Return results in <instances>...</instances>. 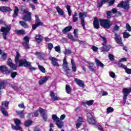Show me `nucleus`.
<instances>
[{"label": "nucleus", "instance_id": "6", "mask_svg": "<svg viewBox=\"0 0 131 131\" xmlns=\"http://www.w3.org/2000/svg\"><path fill=\"white\" fill-rule=\"evenodd\" d=\"M24 13H25V15L23 17L22 19L24 21H28V22H30L31 21V13L28 11V10L25 9L24 10Z\"/></svg>", "mask_w": 131, "mask_h": 131}, {"label": "nucleus", "instance_id": "14", "mask_svg": "<svg viewBox=\"0 0 131 131\" xmlns=\"http://www.w3.org/2000/svg\"><path fill=\"white\" fill-rule=\"evenodd\" d=\"M39 112H40L42 118L45 121H47L48 119V116L47 115V111L42 109V108H39Z\"/></svg>", "mask_w": 131, "mask_h": 131}, {"label": "nucleus", "instance_id": "51", "mask_svg": "<svg viewBox=\"0 0 131 131\" xmlns=\"http://www.w3.org/2000/svg\"><path fill=\"white\" fill-rule=\"evenodd\" d=\"M109 75L112 78H115V76H116L115 73L113 72H109Z\"/></svg>", "mask_w": 131, "mask_h": 131}, {"label": "nucleus", "instance_id": "32", "mask_svg": "<svg viewBox=\"0 0 131 131\" xmlns=\"http://www.w3.org/2000/svg\"><path fill=\"white\" fill-rule=\"evenodd\" d=\"M95 66H94V64L93 63H89V69L92 71V72H95Z\"/></svg>", "mask_w": 131, "mask_h": 131}, {"label": "nucleus", "instance_id": "39", "mask_svg": "<svg viewBox=\"0 0 131 131\" xmlns=\"http://www.w3.org/2000/svg\"><path fill=\"white\" fill-rule=\"evenodd\" d=\"M66 90L67 94H70L71 93V88L69 85H66Z\"/></svg>", "mask_w": 131, "mask_h": 131}, {"label": "nucleus", "instance_id": "56", "mask_svg": "<svg viewBox=\"0 0 131 131\" xmlns=\"http://www.w3.org/2000/svg\"><path fill=\"white\" fill-rule=\"evenodd\" d=\"M108 58L111 61H114V56L113 54H110L108 55Z\"/></svg>", "mask_w": 131, "mask_h": 131}, {"label": "nucleus", "instance_id": "63", "mask_svg": "<svg viewBox=\"0 0 131 131\" xmlns=\"http://www.w3.org/2000/svg\"><path fill=\"white\" fill-rule=\"evenodd\" d=\"M119 30V27L118 26H115L114 27V29H113V30L114 31H117Z\"/></svg>", "mask_w": 131, "mask_h": 131}, {"label": "nucleus", "instance_id": "1", "mask_svg": "<svg viewBox=\"0 0 131 131\" xmlns=\"http://www.w3.org/2000/svg\"><path fill=\"white\" fill-rule=\"evenodd\" d=\"M99 22L100 23V24L102 27H103V28H106L107 29H109V28H110V27H111L113 24L112 21H111L108 19L98 20L97 18H95L93 22V25L94 28L96 29H99V28H100V25H99Z\"/></svg>", "mask_w": 131, "mask_h": 131}, {"label": "nucleus", "instance_id": "35", "mask_svg": "<svg viewBox=\"0 0 131 131\" xmlns=\"http://www.w3.org/2000/svg\"><path fill=\"white\" fill-rule=\"evenodd\" d=\"M114 111V108L112 107H108L106 110V113L109 114L110 113H112Z\"/></svg>", "mask_w": 131, "mask_h": 131}, {"label": "nucleus", "instance_id": "11", "mask_svg": "<svg viewBox=\"0 0 131 131\" xmlns=\"http://www.w3.org/2000/svg\"><path fill=\"white\" fill-rule=\"evenodd\" d=\"M35 18H36V23L35 24H34L32 25V29L33 30H35L38 26H41L42 25V23L39 20V18L38 17V15H35Z\"/></svg>", "mask_w": 131, "mask_h": 131}, {"label": "nucleus", "instance_id": "29", "mask_svg": "<svg viewBox=\"0 0 131 131\" xmlns=\"http://www.w3.org/2000/svg\"><path fill=\"white\" fill-rule=\"evenodd\" d=\"M56 125L59 127V128H61L62 127L63 125H64V123L63 121L59 120L57 122H56Z\"/></svg>", "mask_w": 131, "mask_h": 131}, {"label": "nucleus", "instance_id": "62", "mask_svg": "<svg viewBox=\"0 0 131 131\" xmlns=\"http://www.w3.org/2000/svg\"><path fill=\"white\" fill-rule=\"evenodd\" d=\"M114 3H115L114 0H110L108 1L109 6H113L114 5Z\"/></svg>", "mask_w": 131, "mask_h": 131}, {"label": "nucleus", "instance_id": "28", "mask_svg": "<svg viewBox=\"0 0 131 131\" xmlns=\"http://www.w3.org/2000/svg\"><path fill=\"white\" fill-rule=\"evenodd\" d=\"M71 29H72V27L68 26V27H66L63 30H62V32H63V33L65 34L67 32H69V31H70V30H71Z\"/></svg>", "mask_w": 131, "mask_h": 131}, {"label": "nucleus", "instance_id": "59", "mask_svg": "<svg viewBox=\"0 0 131 131\" xmlns=\"http://www.w3.org/2000/svg\"><path fill=\"white\" fill-rule=\"evenodd\" d=\"M125 71L126 73H127V74H131V69H127V68L125 69Z\"/></svg>", "mask_w": 131, "mask_h": 131}, {"label": "nucleus", "instance_id": "9", "mask_svg": "<svg viewBox=\"0 0 131 131\" xmlns=\"http://www.w3.org/2000/svg\"><path fill=\"white\" fill-rule=\"evenodd\" d=\"M87 120L90 124H92L93 125L97 124L96 120H95L93 115H92L90 113L87 114Z\"/></svg>", "mask_w": 131, "mask_h": 131}, {"label": "nucleus", "instance_id": "48", "mask_svg": "<svg viewBox=\"0 0 131 131\" xmlns=\"http://www.w3.org/2000/svg\"><path fill=\"white\" fill-rule=\"evenodd\" d=\"M11 88L14 90V91H18V86L17 85V84H11Z\"/></svg>", "mask_w": 131, "mask_h": 131}, {"label": "nucleus", "instance_id": "5", "mask_svg": "<svg viewBox=\"0 0 131 131\" xmlns=\"http://www.w3.org/2000/svg\"><path fill=\"white\" fill-rule=\"evenodd\" d=\"M131 92V88H124L122 90V93L123 94V101L124 102V104L126 103V99H127V96L130 94Z\"/></svg>", "mask_w": 131, "mask_h": 131}, {"label": "nucleus", "instance_id": "15", "mask_svg": "<svg viewBox=\"0 0 131 131\" xmlns=\"http://www.w3.org/2000/svg\"><path fill=\"white\" fill-rule=\"evenodd\" d=\"M7 64L13 70H16L17 68H18V66L17 64H15L12 62V59L9 58L7 61Z\"/></svg>", "mask_w": 131, "mask_h": 131}, {"label": "nucleus", "instance_id": "31", "mask_svg": "<svg viewBox=\"0 0 131 131\" xmlns=\"http://www.w3.org/2000/svg\"><path fill=\"white\" fill-rule=\"evenodd\" d=\"M1 112L3 114V115H4V116H8V112L6 111V108L5 107H2L1 108Z\"/></svg>", "mask_w": 131, "mask_h": 131}, {"label": "nucleus", "instance_id": "3", "mask_svg": "<svg viewBox=\"0 0 131 131\" xmlns=\"http://www.w3.org/2000/svg\"><path fill=\"white\" fill-rule=\"evenodd\" d=\"M101 38L102 39V40L104 41L103 43H102V46H104L103 47H101L99 48V50H100L101 52H102L103 53H105L106 52H108L110 49H111V46L110 45H105L106 42H107V40L106 39V38L104 37H103L101 35H100Z\"/></svg>", "mask_w": 131, "mask_h": 131}, {"label": "nucleus", "instance_id": "40", "mask_svg": "<svg viewBox=\"0 0 131 131\" xmlns=\"http://www.w3.org/2000/svg\"><path fill=\"white\" fill-rule=\"evenodd\" d=\"M68 36L70 39L72 40L73 41H77V39H74L73 38V36L71 34H68Z\"/></svg>", "mask_w": 131, "mask_h": 131}, {"label": "nucleus", "instance_id": "41", "mask_svg": "<svg viewBox=\"0 0 131 131\" xmlns=\"http://www.w3.org/2000/svg\"><path fill=\"white\" fill-rule=\"evenodd\" d=\"M123 36L124 38H128V37H129V36H130V34H129V33H128L127 32H124L123 33Z\"/></svg>", "mask_w": 131, "mask_h": 131}, {"label": "nucleus", "instance_id": "16", "mask_svg": "<svg viewBox=\"0 0 131 131\" xmlns=\"http://www.w3.org/2000/svg\"><path fill=\"white\" fill-rule=\"evenodd\" d=\"M114 39L116 40L118 45H120V46H123V44H122V41L121 40V37H120V36L116 33H115Z\"/></svg>", "mask_w": 131, "mask_h": 131}, {"label": "nucleus", "instance_id": "64", "mask_svg": "<svg viewBox=\"0 0 131 131\" xmlns=\"http://www.w3.org/2000/svg\"><path fill=\"white\" fill-rule=\"evenodd\" d=\"M92 50L94 52H97L98 51V48L96 46H92Z\"/></svg>", "mask_w": 131, "mask_h": 131}, {"label": "nucleus", "instance_id": "23", "mask_svg": "<svg viewBox=\"0 0 131 131\" xmlns=\"http://www.w3.org/2000/svg\"><path fill=\"white\" fill-rule=\"evenodd\" d=\"M35 39L37 42H41L42 41V36L41 35H36Z\"/></svg>", "mask_w": 131, "mask_h": 131}, {"label": "nucleus", "instance_id": "26", "mask_svg": "<svg viewBox=\"0 0 131 131\" xmlns=\"http://www.w3.org/2000/svg\"><path fill=\"white\" fill-rule=\"evenodd\" d=\"M56 9L59 15H60V16H63L64 15V11H63V10H62V9H61L60 7L57 6L56 7Z\"/></svg>", "mask_w": 131, "mask_h": 131}, {"label": "nucleus", "instance_id": "30", "mask_svg": "<svg viewBox=\"0 0 131 131\" xmlns=\"http://www.w3.org/2000/svg\"><path fill=\"white\" fill-rule=\"evenodd\" d=\"M95 62L96 63L97 66H99L100 67L102 68L104 67V64L101 62V61H100L98 58L95 59Z\"/></svg>", "mask_w": 131, "mask_h": 131}, {"label": "nucleus", "instance_id": "38", "mask_svg": "<svg viewBox=\"0 0 131 131\" xmlns=\"http://www.w3.org/2000/svg\"><path fill=\"white\" fill-rule=\"evenodd\" d=\"M38 68L39 70L42 72V73H46V69L40 65H38Z\"/></svg>", "mask_w": 131, "mask_h": 131}, {"label": "nucleus", "instance_id": "12", "mask_svg": "<svg viewBox=\"0 0 131 131\" xmlns=\"http://www.w3.org/2000/svg\"><path fill=\"white\" fill-rule=\"evenodd\" d=\"M49 60L51 61V64L52 65H53V66H54L55 67H59V66H60V65L59 64V63L58 62V61H59V59L50 56L49 57Z\"/></svg>", "mask_w": 131, "mask_h": 131}, {"label": "nucleus", "instance_id": "55", "mask_svg": "<svg viewBox=\"0 0 131 131\" xmlns=\"http://www.w3.org/2000/svg\"><path fill=\"white\" fill-rule=\"evenodd\" d=\"M7 58V54L5 53H2V56H1V59H2L3 60H6V59Z\"/></svg>", "mask_w": 131, "mask_h": 131}, {"label": "nucleus", "instance_id": "34", "mask_svg": "<svg viewBox=\"0 0 131 131\" xmlns=\"http://www.w3.org/2000/svg\"><path fill=\"white\" fill-rule=\"evenodd\" d=\"M14 12V13L13 14V18H16V17L18 16V12H19V9L18 8H17V7H15Z\"/></svg>", "mask_w": 131, "mask_h": 131}, {"label": "nucleus", "instance_id": "50", "mask_svg": "<svg viewBox=\"0 0 131 131\" xmlns=\"http://www.w3.org/2000/svg\"><path fill=\"white\" fill-rule=\"evenodd\" d=\"M66 8H67L69 15L71 16V9H70V6H69V5H67Z\"/></svg>", "mask_w": 131, "mask_h": 131}, {"label": "nucleus", "instance_id": "53", "mask_svg": "<svg viewBox=\"0 0 131 131\" xmlns=\"http://www.w3.org/2000/svg\"><path fill=\"white\" fill-rule=\"evenodd\" d=\"M54 49L57 53H61V48H60V46H56Z\"/></svg>", "mask_w": 131, "mask_h": 131}, {"label": "nucleus", "instance_id": "17", "mask_svg": "<svg viewBox=\"0 0 131 131\" xmlns=\"http://www.w3.org/2000/svg\"><path fill=\"white\" fill-rule=\"evenodd\" d=\"M29 43V37L28 36H26L24 38V41L23 42V45L26 49H29V46L28 45Z\"/></svg>", "mask_w": 131, "mask_h": 131}, {"label": "nucleus", "instance_id": "60", "mask_svg": "<svg viewBox=\"0 0 131 131\" xmlns=\"http://www.w3.org/2000/svg\"><path fill=\"white\" fill-rule=\"evenodd\" d=\"M38 111H39V110H38V111H35L34 112V116L35 117H37V116H38L39 114H38Z\"/></svg>", "mask_w": 131, "mask_h": 131}, {"label": "nucleus", "instance_id": "54", "mask_svg": "<svg viewBox=\"0 0 131 131\" xmlns=\"http://www.w3.org/2000/svg\"><path fill=\"white\" fill-rule=\"evenodd\" d=\"M94 127L97 128L98 129H99V130H102L103 129V128H102V126H101V125L97 123L96 125H95Z\"/></svg>", "mask_w": 131, "mask_h": 131}, {"label": "nucleus", "instance_id": "61", "mask_svg": "<svg viewBox=\"0 0 131 131\" xmlns=\"http://www.w3.org/2000/svg\"><path fill=\"white\" fill-rule=\"evenodd\" d=\"M65 117H66V115H65L64 114L60 116L59 120H60L61 121H62V120H64V119H65Z\"/></svg>", "mask_w": 131, "mask_h": 131}, {"label": "nucleus", "instance_id": "36", "mask_svg": "<svg viewBox=\"0 0 131 131\" xmlns=\"http://www.w3.org/2000/svg\"><path fill=\"white\" fill-rule=\"evenodd\" d=\"M32 124V121L31 120H27L25 122V125L26 126H30Z\"/></svg>", "mask_w": 131, "mask_h": 131}, {"label": "nucleus", "instance_id": "45", "mask_svg": "<svg viewBox=\"0 0 131 131\" xmlns=\"http://www.w3.org/2000/svg\"><path fill=\"white\" fill-rule=\"evenodd\" d=\"M9 101H4L2 102V105L4 107H8L9 106Z\"/></svg>", "mask_w": 131, "mask_h": 131}, {"label": "nucleus", "instance_id": "47", "mask_svg": "<svg viewBox=\"0 0 131 131\" xmlns=\"http://www.w3.org/2000/svg\"><path fill=\"white\" fill-rule=\"evenodd\" d=\"M110 0H102V2L98 4V6L99 7H102L103 6V4H105V3H108V1Z\"/></svg>", "mask_w": 131, "mask_h": 131}, {"label": "nucleus", "instance_id": "25", "mask_svg": "<svg viewBox=\"0 0 131 131\" xmlns=\"http://www.w3.org/2000/svg\"><path fill=\"white\" fill-rule=\"evenodd\" d=\"M78 14L77 12H75L73 16V22L76 23L78 21Z\"/></svg>", "mask_w": 131, "mask_h": 131}, {"label": "nucleus", "instance_id": "20", "mask_svg": "<svg viewBox=\"0 0 131 131\" xmlns=\"http://www.w3.org/2000/svg\"><path fill=\"white\" fill-rule=\"evenodd\" d=\"M50 95L53 101H59V100H61V98L56 96V95H55V93L53 91L50 92Z\"/></svg>", "mask_w": 131, "mask_h": 131}, {"label": "nucleus", "instance_id": "27", "mask_svg": "<svg viewBox=\"0 0 131 131\" xmlns=\"http://www.w3.org/2000/svg\"><path fill=\"white\" fill-rule=\"evenodd\" d=\"M71 64L72 71L73 72H76V65L75 64V62H74V60H73V59H71Z\"/></svg>", "mask_w": 131, "mask_h": 131}, {"label": "nucleus", "instance_id": "13", "mask_svg": "<svg viewBox=\"0 0 131 131\" xmlns=\"http://www.w3.org/2000/svg\"><path fill=\"white\" fill-rule=\"evenodd\" d=\"M129 1L120 3L118 6V8H123L125 10H128L129 8Z\"/></svg>", "mask_w": 131, "mask_h": 131}, {"label": "nucleus", "instance_id": "22", "mask_svg": "<svg viewBox=\"0 0 131 131\" xmlns=\"http://www.w3.org/2000/svg\"><path fill=\"white\" fill-rule=\"evenodd\" d=\"M49 79V77H44L42 78L39 81L38 83L40 85L43 84L45 82H47V80Z\"/></svg>", "mask_w": 131, "mask_h": 131}, {"label": "nucleus", "instance_id": "42", "mask_svg": "<svg viewBox=\"0 0 131 131\" xmlns=\"http://www.w3.org/2000/svg\"><path fill=\"white\" fill-rule=\"evenodd\" d=\"M17 34H25V31L23 30H17L15 31Z\"/></svg>", "mask_w": 131, "mask_h": 131}, {"label": "nucleus", "instance_id": "57", "mask_svg": "<svg viewBox=\"0 0 131 131\" xmlns=\"http://www.w3.org/2000/svg\"><path fill=\"white\" fill-rule=\"evenodd\" d=\"M126 28L128 31H131V27L129 26V24H126Z\"/></svg>", "mask_w": 131, "mask_h": 131}, {"label": "nucleus", "instance_id": "18", "mask_svg": "<svg viewBox=\"0 0 131 131\" xmlns=\"http://www.w3.org/2000/svg\"><path fill=\"white\" fill-rule=\"evenodd\" d=\"M82 122H83V118L81 117H79L77 119L76 126L77 128H79L82 124Z\"/></svg>", "mask_w": 131, "mask_h": 131}, {"label": "nucleus", "instance_id": "19", "mask_svg": "<svg viewBox=\"0 0 131 131\" xmlns=\"http://www.w3.org/2000/svg\"><path fill=\"white\" fill-rule=\"evenodd\" d=\"M74 81L76 82V84L80 86V88H84V83L83 82V81L78 78H75Z\"/></svg>", "mask_w": 131, "mask_h": 131}, {"label": "nucleus", "instance_id": "24", "mask_svg": "<svg viewBox=\"0 0 131 131\" xmlns=\"http://www.w3.org/2000/svg\"><path fill=\"white\" fill-rule=\"evenodd\" d=\"M0 11H1V12H11L12 10H11L9 7H0Z\"/></svg>", "mask_w": 131, "mask_h": 131}, {"label": "nucleus", "instance_id": "21", "mask_svg": "<svg viewBox=\"0 0 131 131\" xmlns=\"http://www.w3.org/2000/svg\"><path fill=\"white\" fill-rule=\"evenodd\" d=\"M0 71L1 72H5L6 74H9L10 71L8 70V68L6 66H2L0 67Z\"/></svg>", "mask_w": 131, "mask_h": 131}, {"label": "nucleus", "instance_id": "33", "mask_svg": "<svg viewBox=\"0 0 131 131\" xmlns=\"http://www.w3.org/2000/svg\"><path fill=\"white\" fill-rule=\"evenodd\" d=\"M16 113L17 114V115H19V116H20L22 118L24 117V113H23V111H16Z\"/></svg>", "mask_w": 131, "mask_h": 131}, {"label": "nucleus", "instance_id": "37", "mask_svg": "<svg viewBox=\"0 0 131 131\" xmlns=\"http://www.w3.org/2000/svg\"><path fill=\"white\" fill-rule=\"evenodd\" d=\"M19 24L23 27H24V28H28V25H27L25 21H20Z\"/></svg>", "mask_w": 131, "mask_h": 131}, {"label": "nucleus", "instance_id": "52", "mask_svg": "<svg viewBox=\"0 0 131 131\" xmlns=\"http://www.w3.org/2000/svg\"><path fill=\"white\" fill-rule=\"evenodd\" d=\"M71 53H72L71 50H68V49H66L65 51L64 52V54L66 55V56L67 55H70Z\"/></svg>", "mask_w": 131, "mask_h": 131}, {"label": "nucleus", "instance_id": "49", "mask_svg": "<svg viewBox=\"0 0 131 131\" xmlns=\"http://www.w3.org/2000/svg\"><path fill=\"white\" fill-rule=\"evenodd\" d=\"M17 75H18L17 72H13L11 73V77H12V78H15Z\"/></svg>", "mask_w": 131, "mask_h": 131}, {"label": "nucleus", "instance_id": "8", "mask_svg": "<svg viewBox=\"0 0 131 131\" xmlns=\"http://www.w3.org/2000/svg\"><path fill=\"white\" fill-rule=\"evenodd\" d=\"M14 122L16 124V126L12 125V128L13 129H15V130H21L22 128L19 126V124H21V121H20V120L18 119H14Z\"/></svg>", "mask_w": 131, "mask_h": 131}, {"label": "nucleus", "instance_id": "43", "mask_svg": "<svg viewBox=\"0 0 131 131\" xmlns=\"http://www.w3.org/2000/svg\"><path fill=\"white\" fill-rule=\"evenodd\" d=\"M52 119L54 120V121H56V122L60 120V118H58L56 115H52Z\"/></svg>", "mask_w": 131, "mask_h": 131}, {"label": "nucleus", "instance_id": "58", "mask_svg": "<svg viewBox=\"0 0 131 131\" xmlns=\"http://www.w3.org/2000/svg\"><path fill=\"white\" fill-rule=\"evenodd\" d=\"M53 48V43H48V49L49 51H52V49Z\"/></svg>", "mask_w": 131, "mask_h": 131}, {"label": "nucleus", "instance_id": "46", "mask_svg": "<svg viewBox=\"0 0 131 131\" xmlns=\"http://www.w3.org/2000/svg\"><path fill=\"white\" fill-rule=\"evenodd\" d=\"M78 29H75L74 30V37L76 38H78Z\"/></svg>", "mask_w": 131, "mask_h": 131}, {"label": "nucleus", "instance_id": "10", "mask_svg": "<svg viewBox=\"0 0 131 131\" xmlns=\"http://www.w3.org/2000/svg\"><path fill=\"white\" fill-rule=\"evenodd\" d=\"M86 12H80L79 13V18L81 20V24L83 28V29H85V27H84L85 25V24H84V17H86Z\"/></svg>", "mask_w": 131, "mask_h": 131}, {"label": "nucleus", "instance_id": "4", "mask_svg": "<svg viewBox=\"0 0 131 131\" xmlns=\"http://www.w3.org/2000/svg\"><path fill=\"white\" fill-rule=\"evenodd\" d=\"M11 30V26H7L6 27H2L1 28V31L3 33L4 39H7V35L9 34Z\"/></svg>", "mask_w": 131, "mask_h": 131}, {"label": "nucleus", "instance_id": "7", "mask_svg": "<svg viewBox=\"0 0 131 131\" xmlns=\"http://www.w3.org/2000/svg\"><path fill=\"white\" fill-rule=\"evenodd\" d=\"M62 68L64 69V72H66L68 74V72L70 71L69 67H68V62H67V56H65L63 60Z\"/></svg>", "mask_w": 131, "mask_h": 131}, {"label": "nucleus", "instance_id": "44", "mask_svg": "<svg viewBox=\"0 0 131 131\" xmlns=\"http://www.w3.org/2000/svg\"><path fill=\"white\" fill-rule=\"evenodd\" d=\"M85 104H86V105H88V106H92V105L94 104V100H90L89 101H86Z\"/></svg>", "mask_w": 131, "mask_h": 131}, {"label": "nucleus", "instance_id": "2", "mask_svg": "<svg viewBox=\"0 0 131 131\" xmlns=\"http://www.w3.org/2000/svg\"><path fill=\"white\" fill-rule=\"evenodd\" d=\"M20 57L21 56L19 52L16 51L14 61L16 64L19 63L18 67H22L23 66H24V67H28V66H30V62L27 61L26 59H20Z\"/></svg>", "mask_w": 131, "mask_h": 131}]
</instances>
